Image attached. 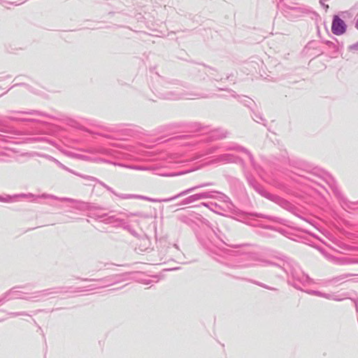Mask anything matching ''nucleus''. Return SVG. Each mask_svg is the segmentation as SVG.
Instances as JSON below:
<instances>
[{"label":"nucleus","instance_id":"nucleus-1","mask_svg":"<svg viewBox=\"0 0 358 358\" xmlns=\"http://www.w3.org/2000/svg\"><path fill=\"white\" fill-rule=\"evenodd\" d=\"M346 30V24L343 20L339 18L338 16H334L332 25L331 31L336 35H341Z\"/></svg>","mask_w":358,"mask_h":358},{"label":"nucleus","instance_id":"nucleus-2","mask_svg":"<svg viewBox=\"0 0 358 358\" xmlns=\"http://www.w3.org/2000/svg\"><path fill=\"white\" fill-rule=\"evenodd\" d=\"M352 48L354 50H358V43L355 44L353 46H352Z\"/></svg>","mask_w":358,"mask_h":358}]
</instances>
